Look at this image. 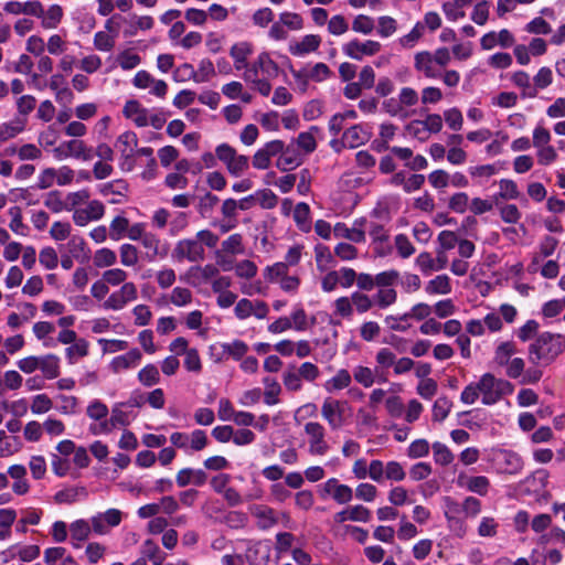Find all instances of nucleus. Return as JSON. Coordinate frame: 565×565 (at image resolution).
<instances>
[{"mask_svg": "<svg viewBox=\"0 0 565 565\" xmlns=\"http://www.w3.org/2000/svg\"><path fill=\"white\" fill-rule=\"evenodd\" d=\"M513 388L509 381L484 373L478 382L470 383L463 388L460 401L466 405H472L481 396L482 404L493 405L503 396L511 394Z\"/></svg>", "mask_w": 565, "mask_h": 565, "instance_id": "obj_1", "label": "nucleus"}, {"mask_svg": "<svg viewBox=\"0 0 565 565\" xmlns=\"http://www.w3.org/2000/svg\"><path fill=\"white\" fill-rule=\"evenodd\" d=\"M218 236L210 230H201L194 236L179 239L173 249L172 258L178 263H201L205 259V247L214 248Z\"/></svg>", "mask_w": 565, "mask_h": 565, "instance_id": "obj_2", "label": "nucleus"}, {"mask_svg": "<svg viewBox=\"0 0 565 565\" xmlns=\"http://www.w3.org/2000/svg\"><path fill=\"white\" fill-rule=\"evenodd\" d=\"M279 72V65L274 61L270 53L263 51L244 72L243 78L250 84L253 89L267 97L271 93L270 81L276 78Z\"/></svg>", "mask_w": 565, "mask_h": 565, "instance_id": "obj_3", "label": "nucleus"}, {"mask_svg": "<svg viewBox=\"0 0 565 565\" xmlns=\"http://www.w3.org/2000/svg\"><path fill=\"white\" fill-rule=\"evenodd\" d=\"M565 350V337L543 332L529 347V360L536 366H547Z\"/></svg>", "mask_w": 565, "mask_h": 565, "instance_id": "obj_4", "label": "nucleus"}, {"mask_svg": "<svg viewBox=\"0 0 565 565\" xmlns=\"http://www.w3.org/2000/svg\"><path fill=\"white\" fill-rule=\"evenodd\" d=\"M321 416L331 430H338L349 423L351 407L347 401L327 397L321 405Z\"/></svg>", "mask_w": 565, "mask_h": 565, "instance_id": "obj_5", "label": "nucleus"}, {"mask_svg": "<svg viewBox=\"0 0 565 565\" xmlns=\"http://www.w3.org/2000/svg\"><path fill=\"white\" fill-rule=\"evenodd\" d=\"M488 461L498 473L519 475L524 468L522 457L509 449H491L488 455Z\"/></svg>", "mask_w": 565, "mask_h": 565, "instance_id": "obj_6", "label": "nucleus"}, {"mask_svg": "<svg viewBox=\"0 0 565 565\" xmlns=\"http://www.w3.org/2000/svg\"><path fill=\"white\" fill-rule=\"evenodd\" d=\"M52 154L57 161H63L70 158L82 161H90L94 157V149L83 139L72 138L62 141L58 146L53 148Z\"/></svg>", "mask_w": 565, "mask_h": 565, "instance_id": "obj_7", "label": "nucleus"}, {"mask_svg": "<svg viewBox=\"0 0 565 565\" xmlns=\"http://www.w3.org/2000/svg\"><path fill=\"white\" fill-rule=\"evenodd\" d=\"M124 513L118 509H108L105 512L97 513L89 520H76L71 524V530H104L105 527H116L120 524Z\"/></svg>", "mask_w": 565, "mask_h": 565, "instance_id": "obj_8", "label": "nucleus"}, {"mask_svg": "<svg viewBox=\"0 0 565 565\" xmlns=\"http://www.w3.org/2000/svg\"><path fill=\"white\" fill-rule=\"evenodd\" d=\"M215 154L222 161L228 173L233 177L243 175L249 168V158L238 154L228 143H221L215 149Z\"/></svg>", "mask_w": 565, "mask_h": 565, "instance_id": "obj_9", "label": "nucleus"}, {"mask_svg": "<svg viewBox=\"0 0 565 565\" xmlns=\"http://www.w3.org/2000/svg\"><path fill=\"white\" fill-rule=\"evenodd\" d=\"M318 494L323 500L331 499L338 504H348L353 499V489L332 477L318 486Z\"/></svg>", "mask_w": 565, "mask_h": 565, "instance_id": "obj_10", "label": "nucleus"}, {"mask_svg": "<svg viewBox=\"0 0 565 565\" xmlns=\"http://www.w3.org/2000/svg\"><path fill=\"white\" fill-rule=\"evenodd\" d=\"M138 299V287L134 281L125 282L102 302L105 310L120 311Z\"/></svg>", "mask_w": 565, "mask_h": 565, "instance_id": "obj_11", "label": "nucleus"}, {"mask_svg": "<svg viewBox=\"0 0 565 565\" xmlns=\"http://www.w3.org/2000/svg\"><path fill=\"white\" fill-rule=\"evenodd\" d=\"M75 179V171L68 166H62L57 169L45 168L39 175L36 186L41 190L52 188L54 184L65 186L71 184Z\"/></svg>", "mask_w": 565, "mask_h": 565, "instance_id": "obj_12", "label": "nucleus"}, {"mask_svg": "<svg viewBox=\"0 0 565 565\" xmlns=\"http://www.w3.org/2000/svg\"><path fill=\"white\" fill-rule=\"evenodd\" d=\"M406 478V471L398 461L391 460L383 462L379 459L372 460V481L381 483L384 479L392 482H401Z\"/></svg>", "mask_w": 565, "mask_h": 565, "instance_id": "obj_13", "label": "nucleus"}, {"mask_svg": "<svg viewBox=\"0 0 565 565\" xmlns=\"http://www.w3.org/2000/svg\"><path fill=\"white\" fill-rule=\"evenodd\" d=\"M372 136V130L369 125L358 124L345 129L341 141L333 140L331 146L340 151L341 147L358 148L366 143Z\"/></svg>", "mask_w": 565, "mask_h": 565, "instance_id": "obj_14", "label": "nucleus"}, {"mask_svg": "<svg viewBox=\"0 0 565 565\" xmlns=\"http://www.w3.org/2000/svg\"><path fill=\"white\" fill-rule=\"evenodd\" d=\"M382 50V44L375 40H364L361 41L359 39H353L342 45V52L348 57L362 61L365 57H371L380 53Z\"/></svg>", "mask_w": 565, "mask_h": 565, "instance_id": "obj_15", "label": "nucleus"}, {"mask_svg": "<svg viewBox=\"0 0 565 565\" xmlns=\"http://www.w3.org/2000/svg\"><path fill=\"white\" fill-rule=\"evenodd\" d=\"M305 435L308 439V451L311 455L323 456L329 450L326 440V428L318 422H308L303 426Z\"/></svg>", "mask_w": 565, "mask_h": 565, "instance_id": "obj_16", "label": "nucleus"}, {"mask_svg": "<svg viewBox=\"0 0 565 565\" xmlns=\"http://www.w3.org/2000/svg\"><path fill=\"white\" fill-rule=\"evenodd\" d=\"M366 224L367 220L365 217L355 218L351 227L345 223L338 222L333 226V235L337 238H344L354 244H362L366 241Z\"/></svg>", "mask_w": 565, "mask_h": 565, "instance_id": "obj_17", "label": "nucleus"}, {"mask_svg": "<svg viewBox=\"0 0 565 565\" xmlns=\"http://www.w3.org/2000/svg\"><path fill=\"white\" fill-rule=\"evenodd\" d=\"M269 308L263 300L239 299L234 307V315L238 320H246L254 317L258 320L267 318Z\"/></svg>", "mask_w": 565, "mask_h": 565, "instance_id": "obj_18", "label": "nucleus"}, {"mask_svg": "<svg viewBox=\"0 0 565 565\" xmlns=\"http://www.w3.org/2000/svg\"><path fill=\"white\" fill-rule=\"evenodd\" d=\"M373 519L372 511L363 504L347 505L343 510L333 514L334 524H344L345 522L366 524Z\"/></svg>", "mask_w": 565, "mask_h": 565, "instance_id": "obj_19", "label": "nucleus"}, {"mask_svg": "<svg viewBox=\"0 0 565 565\" xmlns=\"http://www.w3.org/2000/svg\"><path fill=\"white\" fill-rule=\"evenodd\" d=\"M132 85L138 89L149 88V93L159 98H164L168 93V84L163 79L154 78L145 70L135 74Z\"/></svg>", "mask_w": 565, "mask_h": 565, "instance_id": "obj_20", "label": "nucleus"}, {"mask_svg": "<svg viewBox=\"0 0 565 565\" xmlns=\"http://www.w3.org/2000/svg\"><path fill=\"white\" fill-rule=\"evenodd\" d=\"M218 275V267L214 264H206L204 266H191L181 276V279L188 284L196 287L211 281Z\"/></svg>", "mask_w": 565, "mask_h": 565, "instance_id": "obj_21", "label": "nucleus"}, {"mask_svg": "<svg viewBox=\"0 0 565 565\" xmlns=\"http://www.w3.org/2000/svg\"><path fill=\"white\" fill-rule=\"evenodd\" d=\"M105 214V205L98 200L87 201L85 207H79L73 213V222L77 226H86L90 222L99 221Z\"/></svg>", "mask_w": 565, "mask_h": 565, "instance_id": "obj_22", "label": "nucleus"}, {"mask_svg": "<svg viewBox=\"0 0 565 565\" xmlns=\"http://www.w3.org/2000/svg\"><path fill=\"white\" fill-rule=\"evenodd\" d=\"M415 71L428 79H437L441 76V71L434 61L433 53L424 50L414 55Z\"/></svg>", "mask_w": 565, "mask_h": 565, "instance_id": "obj_23", "label": "nucleus"}, {"mask_svg": "<svg viewBox=\"0 0 565 565\" xmlns=\"http://www.w3.org/2000/svg\"><path fill=\"white\" fill-rule=\"evenodd\" d=\"M254 52V45L252 42L243 40L235 42L230 47V56L233 60V65L236 71L244 72L249 67L250 63H248L249 57Z\"/></svg>", "mask_w": 565, "mask_h": 565, "instance_id": "obj_24", "label": "nucleus"}, {"mask_svg": "<svg viewBox=\"0 0 565 565\" xmlns=\"http://www.w3.org/2000/svg\"><path fill=\"white\" fill-rule=\"evenodd\" d=\"M321 36L318 34H307L299 40L289 43L288 51L291 55L303 57L310 53L317 52L321 45Z\"/></svg>", "mask_w": 565, "mask_h": 565, "instance_id": "obj_25", "label": "nucleus"}, {"mask_svg": "<svg viewBox=\"0 0 565 565\" xmlns=\"http://www.w3.org/2000/svg\"><path fill=\"white\" fill-rule=\"evenodd\" d=\"M456 483L459 488L482 497L487 495L490 489V480L486 476H468L465 472H460Z\"/></svg>", "mask_w": 565, "mask_h": 565, "instance_id": "obj_26", "label": "nucleus"}, {"mask_svg": "<svg viewBox=\"0 0 565 565\" xmlns=\"http://www.w3.org/2000/svg\"><path fill=\"white\" fill-rule=\"evenodd\" d=\"M252 513L259 520V524L263 527L287 525L289 522V518L285 513H277L267 505H254Z\"/></svg>", "mask_w": 565, "mask_h": 565, "instance_id": "obj_27", "label": "nucleus"}, {"mask_svg": "<svg viewBox=\"0 0 565 565\" xmlns=\"http://www.w3.org/2000/svg\"><path fill=\"white\" fill-rule=\"evenodd\" d=\"M550 473L545 469H537L520 483V490L525 494H540L547 486Z\"/></svg>", "mask_w": 565, "mask_h": 565, "instance_id": "obj_28", "label": "nucleus"}, {"mask_svg": "<svg viewBox=\"0 0 565 565\" xmlns=\"http://www.w3.org/2000/svg\"><path fill=\"white\" fill-rule=\"evenodd\" d=\"M246 545V558L250 564H267L271 553L270 541H248Z\"/></svg>", "mask_w": 565, "mask_h": 565, "instance_id": "obj_29", "label": "nucleus"}, {"mask_svg": "<svg viewBox=\"0 0 565 565\" xmlns=\"http://www.w3.org/2000/svg\"><path fill=\"white\" fill-rule=\"evenodd\" d=\"M140 243L147 250L149 260L163 259L168 256L169 245L151 232Z\"/></svg>", "mask_w": 565, "mask_h": 565, "instance_id": "obj_30", "label": "nucleus"}, {"mask_svg": "<svg viewBox=\"0 0 565 565\" xmlns=\"http://www.w3.org/2000/svg\"><path fill=\"white\" fill-rule=\"evenodd\" d=\"M122 114L137 127L149 126V111L138 100L131 99L126 102Z\"/></svg>", "mask_w": 565, "mask_h": 565, "instance_id": "obj_31", "label": "nucleus"}, {"mask_svg": "<svg viewBox=\"0 0 565 565\" xmlns=\"http://www.w3.org/2000/svg\"><path fill=\"white\" fill-rule=\"evenodd\" d=\"M424 291L430 297L447 296L452 291L451 279L446 274L437 275L425 284Z\"/></svg>", "mask_w": 565, "mask_h": 565, "instance_id": "obj_32", "label": "nucleus"}, {"mask_svg": "<svg viewBox=\"0 0 565 565\" xmlns=\"http://www.w3.org/2000/svg\"><path fill=\"white\" fill-rule=\"evenodd\" d=\"M288 319L292 330L297 332L307 331L316 324V317L308 316L301 305L294 306Z\"/></svg>", "mask_w": 565, "mask_h": 565, "instance_id": "obj_33", "label": "nucleus"}, {"mask_svg": "<svg viewBox=\"0 0 565 565\" xmlns=\"http://www.w3.org/2000/svg\"><path fill=\"white\" fill-rule=\"evenodd\" d=\"M141 358V352L138 349H131L125 354L115 356L110 362V369L114 373L134 369L140 363Z\"/></svg>", "mask_w": 565, "mask_h": 565, "instance_id": "obj_34", "label": "nucleus"}, {"mask_svg": "<svg viewBox=\"0 0 565 565\" xmlns=\"http://www.w3.org/2000/svg\"><path fill=\"white\" fill-rule=\"evenodd\" d=\"M3 10L7 13L14 14V15L26 14V15L36 17L39 14H42V3L36 0L25 1V2L8 1L4 4Z\"/></svg>", "mask_w": 565, "mask_h": 565, "instance_id": "obj_35", "label": "nucleus"}, {"mask_svg": "<svg viewBox=\"0 0 565 565\" xmlns=\"http://www.w3.org/2000/svg\"><path fill=\"white\" fill-rule=\"evenodd\" d=\"M207 480V475L202 469L184 468L181 469L175 477L177 484L181 488L189 484L196 487L203 486Z\"/></svg>", "mask_w": 565, "mask_h": 565, "instance_id": "obj_36", "label": "nucleus"}, {"mask_svg": "<svg viewBox=\"0 0 565 565\" xmlns=\"http://www.w3.org/2000/svg\"><path fill=\"white\" fill-rule=\"evenodd\" d=\"M510 82L521 90L523 98H535L536 93L532 86L530 74L523 70H518L509 74Z\"/></svg>", "mask_w": 565, "mask_h": 565, "instance_id": "obj_37", "label": "nucleus"}, {"mask_svg": "<svg viewBox=\"0 0 565 565\" xmlns=\"http://www.w3.org/2000/svg\"><path fill=\"white\" fill-rule=\"evenodd\" d=\"M126 22L127 28L124 31L126 36H135L139 31H150L154 26V19L151 15L131 14Z\"/></svg>", "mask_w": 565, "mask_h": 565, "instance_id": "obj_38", "label": "nucleus"}, {"mask_svg": "<svg viewBox=\"0 0 565 565\" xmlns=\"http://www.w3.org/2000/svg\"><path fill=\"white\" fill-rule=\"evenodd\" d=\"M64 17L63 8L60 4H51L46 10L42 7V14L36 15L41 19L43 29H56Z\"/></svg>", "mask_w": 565, "mask_h": 565, "instance_id": "obj_39", "label": "nucleus"}, {"mask_svg": "<svg viewBox=\"0 0 565 565\" xmlns=\"http://www.w3.org/2000/svg\"><path fill=\"white\" fill-rule=\"evenodd\" d=\"M61 360L55 354H44L40 355V367L39 370L42 372L43 377L46 380H54L60 376L61 373Z\"/></svg>", "mask_w": 565, "mask_h": 565, "instance_id": "obj_40", "label": "nucleus"}, {"mask_svg": "<svg viewBox=\"0 0 565 565\" xmlns=\"http://www.w3.org/2000/svg\"><path fill=\"white\" fill-rule=\"evenodd\" d=\"M352 383V375L345 369H340L335 372V374L327 380L323 384V388L328 393H335L348 388Z\"/></svg>", "mask_w": 565, "mask_h": 565, "instance_id": "obj_41", "label": "nucleus"}, {"mask_svg": "<svg viewBox=\"0 0 565 565\" xmlns=\"http://www.w3.org/2000/svg\"><path fill=\"white\" fill-rule=\"evenodd\" d=\"M138 146V137L134 131H125L120 134L115 142L116 149L119 151L120 157L136 156Z\"/></svg>", "mask_w": 565, "mask_h": 565, "instance_id": "obj_42", "label": "nucleus"}, {"mask_svg": "<svg viewBox=\"0 0 565 565\" xmlns=\"http://www.w3.org/2000/svg\"><path fill=\"white\" fill-rule=\"evenodd\" d=\"M471 2L472 0H448L441 4V9L447 20L456 22L465 18V8Z\"/></svg>", "mask_w": 565, "mask_h": 565, "instance_id": "obj_43", "label": "nucleus"}, {"mask_svg": "<svg viewBox=\"0 0 565 565\" xmlns=\"http://www.w3.org/2000/svg\"><path fill=\"white\" fill-rule=\"evenodd\" d=\"M319 131L317 126H311L307 131L300 132L295 140L297 148L305 154L313 152L317 148L316 136Z\"/></svg>", "mask_w": 565, "mask_h": 565, "instance_id": "obj_44", "label": "nucleus"}, {"mask_svg": "<svg viewBox=\"0 0 565 565\" xmlns=\"http://www.w3.org/2000/svg\"><path fill=\"white\" fill-rule=\"evenodd\" d=\"M424 34L422 24L415 23L411 31L399 36L395 43L401 50H412L420 42Z\"/></svg>", "mask_w": 565, "mask_h": 565, "instance_id": "obj_45", "label": "nucleus"}, {"mask_svg": "<svg viewBox=\"0 0 565 565\" xmlns=\"http://www.w3.org/2000/svg\"><path fill=\"white\" fill-rule=\"evenodd\" d=\"M166 299L169 303L183 308L193 302V292L186 287L177 286L171 290Z\"/></svg>", "mask_w": 565, "mask_h": 565, "instance_id": "obj_46", "label": "nucleus"}, {"mask_svg": "<svg viewBox=\"0 0 565 565\" xmlns=\"http://www.w3.org/2000/svg\"><path fill=\"white\" fill-rule=\"evenodd\" d=\"M66 246L68 254L77 260L84 262L89 257V248L82 236L74 235L70 237Z\"/></svg>", "mask_w": 565, "mask_h": 565, "instance_id": "obj_47", "label": "nucleus"}, {"mask_svg": "<svg viewBox=\"0 0 565 565\" xmlns=\"http://www.w3.org/2000/svg\"><path fill=\"white\" fill-rule=\"evenodd\" d=\"M264 384V402L266 405L273 406L279 403L281 386L274 377L266 376L263 379Z\"/></svg>", "mask_w": 565, "mask_h": 565, "instance_id": "obj_48", "label": "nucleus"}, {"mask_svg": "<svg viewBox=\"0 0 565 565\" xmlns=\"http://www.w3.org/2000/svg\"><path fill=\"white\" fill-rule=\"evenodd\" d=\"M302 158L291 146L284 148L279 158L277 159V167L284 171L294 169L300 166Z\"/></svg>", "mask_w": 565, "mask_h": 565, "instance_id": "obj_49", "label": "nucleus"}, {"mask_svg": "<svg viewBox=\"0 0 565 565\" xmlns=\"http://www.w3.org/2000/svg\"><path fill=\"white\" fill-rule=\"evenodd\" d=\"M387 501L394 508L413 503L411 492L403 486H392L387 491Z\"/></svg>", "mask_w": 565, "mask_h": 565, "instance_id": "obj_50", "label": "nucleus"}, {"mask_svg": "<svg viewBox=\"0 0 565 565\" xmlns=\"http://www.w3.org/2000/svg\"><path fill=\"white\" fill-rule=\"evenodd\" d=\"M141 554L145 561H150L153 565H161L166 558V554L160 550L159 545L152 540H146L141 546Z\"/></svg>", "mask_w": 565, "mask_h": 565, "instance_id": "obj_51", "label": "nucleus"}, {"mask_svg": "<svg viewBox=\"0 0 565 565\" xmlns=\"http://www.w3.org/2000/svg\"><path fill=\"white\" fill-rule=\"evenodd\" d=\"M376 372L377 369L373 370L369 366L355 365L351 375L356 383L369 388L376 382Z\"/></svg>", "mask_w": 565, "mask_h": 565, "instance_id": "obj_52", "label": "nucleus"}, {"mask_svg": "<svg viewBox=\"0 0 565 565\" xmlns=\"http://www.w3.org/2000/svg\"><path fill=\"white\" fill-rule=\"evenodd\" d=\"M117 263V253L108 247H102L95 250L93 264L96 268H110Z\"/></svg>", "mask_w": 565, "mask_h": 565, "instance_id": "obj_53", "label": "nucleus"}, {"mask_svg": "<svg viewBox=\"0 0 565 565\" xmlns=\"http://www.w3.org/2000/svg\"><path fill=\"white\" fill-rule=\"evenodd\" d=\"M292 217L300 231L308 233L311 230L310 207L307 203L295 205Z\"/></svg>", "mask_w": 565, "mask_h": 565, "instance_id": "obj_54", "label": "nucleus"}, {"mask_svg": "<svg viewBox=\"0 0 565 565\" xmlns=\"http://www.w3.org/2000/svg\"><path fill=\"white\" fill-rule=\"evenodd\" d=\"M116 63L121 70L130 71L140 65L141 57L132 49H126L116 55Z\"/></svg>", "mask_w": 565, "mask_h": 565, "instance_id": "obj_55", "label": "nucleus"}, {"mask_svg": "<svg viewBox=\"0 0 565 565\" xmlns=\"http://www.w3.org/2000/svg\"><path fill=\"white\" fill-rule=\"evenodd\" d=\"M379 489L371 482H360L353 489V498L355 497L359 501L372 503L379 497Z\"/></svg>", "mask_w": 565, "mask_h": 565, "instance_id": "obj_56", "label": "nucleus"}, {"mask_svg": "<svg viewBox=\"0 0 565 565\" xmlns=\"http://www.w3.org/2000/svg\"><path fill=\"white\" fill-rule=\"evenodd\" d=\"M376 31L380 38L393 36L398 30L397 20L391 15H381L376 19Z\"/></svg>", "mask_w": 565, "mask_h": 565, "instance_id": "obj_57", "label": "nucleus"}, {"mask_svg": "<svg viewBox=\"0 0 565 565\" xmlns=\"http://www.w3.org/2000/svg\"><path fill=\"white\" fill-rule=\"evenodd\" d=\"M413 127H422L427 134H438L443 129V117L439 114H428L423 120H414Z\"/></svg>", "mask_w": 565, "mask_h": 565, "instance_id": "obj_58", "label": "nucleus"}, {"mask_svg": "<svg viewBox=\"0 0 565 565\" xmlns=\"http://www.w3.org/2000/svg\"><path fill=\"white\" fill-rule=\"evenodd\" d=\"M88 342L81 338L65 349V356L70 364H75L79 359L88 354Z\"/></svg>", "mask_w": 565, "mask_h": 565, "instance_id": "obj_59", "label": "nucleus"}, {"mask_svg": "<svg viewBox=\"0 0 565 565\" xmlns=\"http://www.w3.org/2000/svg\"><path fill=\"white\" fill-rule=\"evenodd\" d=\"M129 221L124 215L115 216L109 224V237L113 241H120L127 237L129 231Z\"/></svg>", "mask_w": 565, "mask_h": 565, "instance_id": "obj_60", "label": "nucleus"}, {"mask_svg": "<svg viewBox=\"0 0 565 565\" xmlns=\"http://www.w3.org/2000/svg\"><path fill=\"white\" fill-rule=\"evenodd\" d=\"M433 313V307L426 302L415 303L407 312L401 315L399 319H408L416 321H425L430 318Z\"/></svg>", "mask_w": 565, "mask_h": 565, "instance_id": "obj_61", "label": "nucleus"}, {"mask_svg": "<svg viewBox=\"0 0 565 565\" xmlns=\"http://www.w3.org/2000/svg\"><path fill=\"white\" fill-rule=\"evenodd\" d=\"M515 352L516 348L512 341L501 342L494 351V362L500 366H504L513 359L512 356Z\"/></svg>", "mask_w": 565, "mask_h": 565, "instance_id": "obj_62", "label": "nucleus"}, {"mask_svg": "<svg viewBox=\"0 0 565 565\" xmlns=\"http://www.w3.org/2000/svg\"><path fill=\"white\" fill-rule=\"evenodd\" d=\"M110 418L115 427H126L135 419L131 411L124 408V404H116L111 408Z\"/></svg>", "mask_w": 565, "mask_h": 565, "instance_id": "obj_63", "label": "nucleus"}, {"mask_svg": "<svg viewBox=\"0 0 565 565\" xmlns=\"http://www.w3.org/2000/svg\"><path fill=\"white\" fill-rule=\"evenodd\" d=\"M471 199L466 192H456L449 196L448 209L457 214H463L470 209Z\"/></svg>", "mask_w": 565, "mask_h": 565, "instance_id": "obj_64", "label": "nucleus"}]
</instances>
